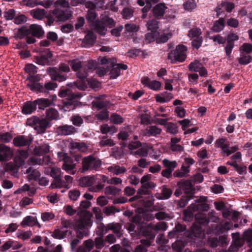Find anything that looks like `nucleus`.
Masks as SVG:
<instances>
[{
  "label": "nucleus",
  "instance_id": "1",
  "mask_svg": "<svg viewBox=\"0 0 252 252\" xmlns=\"http://www.w3.org/2000/svg\"><path fill=\"white\" fill-rule=\"evenodd\" d=\"M95 179L94 176H86L82 178L79 181V185L82 187H88V190L93 192H97L101 190L104 186L98 182L94 185Z\"/></svg>",
  "mask_w": 252,
  "mask_h": 252
},
{
  "label": "nucleus",
  "instance_id": "2",
  "mask_svg": "<svg viewBox=\"0 0 252 252\" xmlns=\"http://www.w3.org/2000/svg\"><path fill=\"white\" fill-rule=\"evenodd\" d=\"M101 164V162L99 159L92 156H89L82 159V170L85 172L88 170H96L100 167Z\"/></svg>",
  "mask_w": 252,
  "mask_h": 252
},
{
  "label": "nucleus",
  "instance_id": "3",
  "mask_svg": "<svg viewBox=\"0 0 252 252\" xmlns=\"http://www.w3.org/2000/svg\"><path fill=\"white\" fill-rule=\"evenodd\" d=\"M92 225V221L90 218V214L85 212V214L81 215L80 218L75 222V229H88Z\"/></svg>",
  "mask_w": 252,
  "mask_h": 252
},
{
  "label": "nucleus",
  "instance_id": "4",
  "mask_svg": "<svg viewBox=\"0 0 252 252\" xmlns=\"http://www.w3.org/2000/svg\"><path fill=\"white\" fill-rule=\"evenodd\" d=\"M40 56L36 57V62L37 64L41 65H50L51 64L50 59L52 57V54L49 49L39 50Z\"/></svg>",
  "mask_w": 252,
  "mask_h": 252
},
{
  "label": "nucleus",
  "instance_id": "5",
  "mask_svg": "<svg viewBox=\"0 0 252 252\" xmlns=\"http://www.w3.org/2000/svg\"><path fill=\"white\" fill-rule=\"evenodd\" d=\"M190 71L198 72L201 76L205 77L207 75V71L203 64L199 61H195L191 63L188 66Z\"/></svg>",
  "mask_w": 252,
  "mask_h": 252
},
{
  "label": "nucleus",
  "instance_id": "6",
  "mask_svg": "<svg viewBox=\"0 0 252 252\" xmlns=\"http://www.w3.org/2000/svg\"><path fill=\"white\" fill-rule=\"evenodd\" d=\"M12 156V150L3 144H0V162L8 160Z\"/></svg>",
  "mask_w": 252,
  "mask_h": 252
},
{
  "label": "nucleus",
  "instance_id": "7",
  "mask_svg": "<svg viewBox=\"0 0 252 252\" xmlns=\"http://www.w3.org/2000/svg\"><path fill=\"white\" fill-rule=\"evenodd\" d=\"M77 131L76 128L72 125H63L58 126L56 132L59 135L67 136L74 134Z\"/></svg>",
  "mask_w": 252,
  "mask_h": 252
},
{
  "label": "nucleus",
  "instance_id": "8",
  "mask_svg": "<svg viewBox=\"0 0 252 252\" xmlns=\"http://www.w3.org/2000/svg\"><path fill=\"white\" fill-rule=\"evenodd\" d=\"M187 48L183 45H179L176 47L174 51V57L175 61L183 62L187 57Z\"/></svg>",
  "mask_w": 252,
  "mask_h": 252
},
{
  "label": "nucleus",
  "instance_id": "9",
  "mask_svg": "<svg viewBox=\"0 0 252 252\" xmlns=\"http://www.w3.org/2000/svg\"><path fill=\"white\" fill-rule=\"evenodd\" d=\"M177 186L187 194L192 195L195 192V189L193 187L190 181L182 180L178 182Z\"/></svg>",
  "mask_w": 252,
  "mask_h": 252
},
{
  "label": "nucleus",
  "instance_id": "10",
  "mask_svg": "<svg viewBox=\"0 0 252 252\" xmlns=\"http://www.w3.org/2000/svg\"><path fill=\"white\" fill-rule=\"evenodd\" d=\"M167 8L164 3L157 4L152 10V15L157 19H160L164 16Z\"/></svg>",
  "mask_w": 252,
  "mask_h": 252
},
{
  "label": "nucleus",
  "instance_id": "11",
  "mask_svg": "<svg viewBox=\"0 0 252 252\" xmlns=\"http://www.w3.org/2000/svg\"><path fill=\"white\" fill-rule=\"evenodd\" d=\"M103 96H97L95 98L97 99L96 101L92 102L93 107L96 108L98 110L100 109H106L111 106V104L109 100H104Z\"/></svg>",
  "mask_w": 252,
  "mask_h": 252
},
{
  "label": "nucleus",
  "instance_id": "12",
  "mask_svg": "<svg viewBox=\"0 0 252 252\" xmlns=\"http://www.w3.org/2000/svg\"><path fill=\"white\" fill-rule=\"evenodd\" d=\"M234 4L232 2L229 1L222 2L218 5L216 9L217 16L219 17L224 10L230 12L234 8Z\"/></svg>",
  "mask_w": 252,
  "mask_h": 252
},
{
  "label": "nucleus",
  "instance_id": "13",
  "mask_svg": "<svg viewBox=\"0 0 252 252\" xmlns=\"http://www.w3.org/2000/svg\"><path fill=\"white\" fill-rule=\"evenodd\" d=\"M47 71L53 80L62 82L66 80V77L64 75L61 74L58 68L49 67Z\"/></svg>",
  "mask_w": 252,
  "mask_h": 252
},
{
  "label": "nucleus",
  "instance_id": "14",
  "mask_svg": "<svg viewBox=\"0 0 252 252\" xmlns=\"http://www.w3.org/2000/svg\"><path fill=\"white\" fill-rule=\"evenodd\" d=\"M141 234L149 239H154L156 236V233L153 229L152 223H149L146 227L141 228Z\"/></svg>",
  "mask_w": 252,
  "mask_h": 252
},
{
  "label": "nucleus",
  "instance_id": "15",
  "mask_svg": "<svg viewBox=\"0 0 252 252\" xmlns=\"http://www.w3.org/2000/svg\"><path fill=\"white\" fill-rule=\"evenodd\" d=\"M161 132V129L156 126H147L143 130V134L146 136H156Z\"/></svg>",
  "mask_w": 252,
  "mask_h": 252
},
{
  "label": "nucleus",
  "instance_id": "16",
  "mask_svg": "<svg viewBox=\"0 0 252 252\" xmlns=\"http://www.w3.org/2000/svg\"><path fill=\"white\" fill-rule=\"evenodd\" d=\"M32 141V137H30L28 139L26 138L24 136L21 135L15 137L13 139V142L15 146L22 147L27 145L29 146Z\"/></svg>",
  "mask_w": 252,
  "mask_h": 252
},
{
  "label": "nucleus",
  "instance_id": "17",
  "mask_svg": "<svg viewBox=\"0 0 252 252\" xmlns=\"http://www.w3.org/2000/svg\"><path fill=\"white\" fill-rule=\"evenodd\" d=\"M111 64L112 65V68L111 69L110 74V78L112 79H115L120 75L121 69L126 70L127 68V65L125 64H113L112 63H111Z\"/></svg>",
  "mask_w": 252,
  "mask_h": 252
},
{
  "label": "nucleus",
  "instance_id": "18",
  "mask_svg": "<svg viewBox=\"0 0 252 252\" xmlns=\"http://www.w3.org/2000/svg\"><path fill=\"white\" fill-rule=\"evenodd\" d=\"M59 95L61 97H66L68 100L80 98L81 95L79 93H73L70 89H64L61 91Z\"/></svg>",
  "mask_w": 252,
  "mask_h": 252
},
{
  "label": "nucleus",
  "instance_id": "19",
  "mask_svg": "<svg viewBox=\"0 0 252 252\" xmlns=\"http://www.w3.org/2000/svg\"><path fill=\"white\" fill-rule=\"evenodd\" d=\"M76 163H74L73 159L69 157L66 159V160L63 162L62 165V169L67 172L71 171V174L74 175L75 174V171L74 169L76 167Z\"/></svg>",
  "mask_w": 252,
  "mask_h": 252
},
{
  "label": "nucleus",
  "instance_id": "20",
  "mask_svg": "<svg viewBox=\"0 0 252 252\" xmlns=\"http://www.w3.org/2000/svg\"><path fill=\"white\" fill-rule=\"evenodd\" d=\"M49 124V121L45 119H39L38 118V122L36 123V125L34 128L39 133H44L46 128L48 127Z\"/></svg>",
  "mask_w": 252,
  "mask_h": 252
},
{
  "label": "nucleus",
  "instance_id": "21",
  "mask_svg": "<svg viewBox=\"0 0 252 252\" xmlns=\"http://www.w3.org/2000/svg\"><path fill=\"white\" fill-rule=\"evenodd\" d=\"M108 229L112 230L116 236L120 238L122 236V225L119 223L111 222L108 224Z\"/></svg>",
  "mask_w": 252,
  "mask_h": 252
},
{
  "label": "nucleus",
  "instance_id": "22",
  "mask_svg": "<svg viewBox=\"0 0 252 252\" xmlns=\"http://www.w3.org/2000/svg\"><path fill=\"white\" fill-rule=\"evenodd\" d=\"M49 151V145L44 144L38 147H35L33 149V154L35 156H40L48 153Z\"/></svg>",
  "mask_w": 252,
  "mask_h": 252
},
{
  "label": "nucleus",
  "instance_id": "23",
  "mask_svg": "<svg viewBox=\"0 0 252 252\" xmlns=\"http://www.w3.org/2000/svg\"><path fill=\"white\" fill-rule=\"evenodd\" d=\"M172 190L168 188H167L165 186L162 187L161 194L157 193L155 194V197L160 200L167 199L171 195Z\"/></svg>",
  "mask_w": 252,
  "mask_h": 252
},
{
  "label": "nucleus",
  "instance_id": "24",
  "mask_svg": "<svg viewBox=\"0 0 252 252\" xmlns=\"http://www.w3.org/2000/svg\"><path fill=\"white\" fill-rule=\"evenodd\" d=\"M26 174H28L27 179L29 181L37 180L40 176V172L36 169L30 167L26 170Z\"/></svg>",
  "mask_w": 252,
  "mask_h": 252
},
{
  "label": "nucleus",
  "instance_id": "25",
  "mask_svg": "<svg viewBox=\"0 0 252 252\" xmlns=\"http://www.w3.org/2000/svg\"><path fill=\"white\" fill-rule=\"evenodd\" d=\"M93 29L98 34L104 35H105L107 29L104 26V24L100 21H95L93 23Z\"/></svg>",
  "mask_w": 252,
  "mask_h": 252
},
{
  "label": "nucleus",
  "instance_id": "26",
  "mask_svg": "<svg viewBox=\"0 0 252 252\" xmlns=\"http://www.w3.org/2000/svg\"><path fill=\"white\" fill-rule=\"evenodd\" d=\"M96 36L92 31H88L84 39V43L88 46H92L95 42Z\"/></svg>",
  "mask_w": 252,
  "mask_h": 252
},
{
  "label": "nucleus",
  "instance_id": "27",
  "mask_svg": "<svg viewBox=\"0 0 252 252\" xmlns=\"http://www.w3.org/2000/svg\"><path fill=\"white\" fill-rule=\"evenodd\" d=\"M29 33L34 36L39 37L43 34L44 32L40 26L34 24L30 26Z\"/></svg>",
  "mask_w": 252,
  "mask_h": 252
},
{
  "label": "nucleus",
  "instance_id": "28",
  "mask_svg": "<svg viewBox=\"0 0 252 252\" xmlns=\"http://www.w3.org/2000/svg\"><path fill=\"white\" fill-rule=\"evenodd\" d=\"M34 101H28L23 106L22 112L25 114H30L36 109Z\"/></svg>",
  "mask_w": 252,
  "mask_h": 252
},
{
  "label": "nucleus",
  "instance_id": "29",
  "mask_svg": "<svg viewBox=\"0 0 252 252\" xmlns=\"http://www.w3.org/2000/svg\"><path fill=\"white\" fill-rule=\"evenodd\" d=\"M37 223H38L36 218L32 216H27L24 219L21 223V225L23 227L26 226H32Z\"/></svg>",
  "mask_w": 252,
  "mask_h": 252
},
{
  "label": "nucleus",
  "instance_id": "30",
  "mask_svg": "<svg viewBox=\"0 0 252 252\" xmlns=\"http://www.w3.org/2000/svg\"><path fill=\"white\" fill-rule=\"evenodd\" d=\"M225 20L223 18H220L215 21L211 30L215 32H218L222 31L224 27Z\"/></svg>",
  "mask_w": 252,
  "mask_h": 252
},
{
  "label": "nucleus",
  "instance_id": "31",
  "mask_svg": "<svg viewBox=\"0 0 252 252\" xmlns=\"http://www.w3.org/2000/svg\"><path fill=\"white\" fill-rule=\"evenodd\" d=\"M34 101L35 106L38 105V108L40 109H44L45 108L49 106L52 101L47 98H39Z\"/></svg>",
  "mask_w": 252,
  "mask_h": 252
},
{
  "label": "nucleus",
  "instance_id": "32",
  "mask_svg": "<svg viewBox=\"0 0 252 252\" xmlns=\"http://www.w3.org/2000/svg\"><path fill=\"white\" fill-rule=\"evenodd\" d=\"M52 13L59 21H65L69 18L65 12L62 10L55 9L53 11Z\"/></svg>",
  "mask_w": 252,
  "mask_h": 252
},
{
  "label": "nucleus",
  "instance_id": "33",
  "mask_svg": "<svg viewBox=\"0 0 252 252\" xmlns=\"http://www.w3.org/2000/svg\"><path fill=\"white\" fill-rule=\"evenodd\" d=\"M70 145L72 149H77L81 152H85L88 150V147L83 142H72L70 143Z\"/></svg>",
  "mask_w": 252,
  "mask_h": 252
},
{
  "label": "nucleus",
  "instance_id": "34",
  "mask_svg": "<svg viewBox=\"0 0 252 252\" xmlns=\"http://www.w3.org/2000/svg\"><path fill=\"white\" fill-rule=\"evenodd\" d=\"M190 209H191L193 211H207L209 210V205L205 203H200L197 205L192 204L189 205Z\"/></svg>",
  "mask_w": 252,
  "mask_h": 252
},
{
  "label": "nucleus",
  "instance_id": "35",
  "mask_svg": "<svg viewBox=\"0 0 252 252\" xmlns=\"http://www.w3.org/2000/svg\"><path fill=\"white\" fill-rule=\"evenodd\" d=\"M152 226L156 234L159 231H165L167 228V225L164 221L158 222L156 224L152 223Z\"/></svg>",
  "mask_w": 252,
  "mask_h": 252
},
{
  "label": "nucleus",
  "instance_id": "36",
  "mask_svg": "<svg viewBox=\"0 0 252 252\" xmlns=\"http://www.w3.org/2000/svg\"><path fill=\"white\" fill-rule=\"evenodd\" d=\"M31 13L32 15L35 19L41 20L45 17V11L43 9H37L32 10Z\"/></svg>",
  "mask_w": 252,
  "mask_h": 252
},
{
  "label": "nucleus",
  "instance_id": "37",
  "mask_svg": "<svg viewBox=\"0 0 252 252\" xmlns=\"http://www.w3.org/2000/svg\"><path fill=\"white\" fill-rule=\"evenodd\" d=\"M192 235L197 238H202L204 236V233L201 227L196 224H194L192 226Z\"/></svg>",
  "mask_w": 252,
  "mask_h": 252
},
{
  "label": "nucleus",
  "instance_id": "38",
  "mask_svg": "<svg viewBox=\"0 0 252 252\" xmlns=\"http://www.w3.org/2000/svg\"><path fill=\"white\" fill-rule=\"evenodd\" d=\"M108 170L115 175H119L126 172V169L123 166L115 165L108 167Z\"/></svg>",
  "mask_w": 252,
  "mask_h": 252
},
{
  "label": "nucleus",
  "instance_id": "39",
  "mask_svg": "<svg viewBox=\"0 0 252 252\" xmlns=\"http://www.w3.org/2000/svg\"><path fill=\"white\" fill-rule=\"evenodd\" d=\"M158 22L157 19H151L147 22V27L149 30L152 32L156 31L158 28Z\"/></svg>",
  "mask_w": 252,
  "mask_h": 252
},
{
  "label": "nucleus",
  "instance_id": "40",
  "mask_svg": "<svg viewBox=\"0 0 252 252\" xmlns=\"http://www.w3.org/2000/svg\"><path fill=\"white\" fill-rule=\"evenodd\" d=\"M101 132L103 134L110 133L113 134L116 132L117 129L115 126H109L107 124L103 125L100 127Z\"/></svg>",
  "mask_w": 252,
  "mask_h": 252
},
{
  "label": "nucleus",
  "instance_id": "41",
  "mask_svg": "<svg viewBox=\"0 0 252 252\" xmlns=\"http://www.w3.org/2000/svg\"><path fill=\"white\" fill-rule=\"evenodd\" d=\"M195 219L199 224H208L210 221L206 215L201 213L196 214Z\"/></svg>",
  "mask_w": 252,
  "mask_h": 252
},
{
  "label": "nucleus",
  "instance_id": "42",
  "mask_svg": "<svg viewBox=\"0 0 252 252\" xmlns=\"http://www.w3.org/2000/svg\"><path fill=\"white\" fill-rule=\"evenodd\" d=\"M27 86L32 91H38L40 92H43L44 91V87L42 86L38 82L29 83L27 84Z\"/></svg>",
  "mask_w": 252,
  "mask_h": 252
},
{
  "label": "nucleus",
  "instance_id": "43",
  "mask_svg": "<svg viewBox=\"0 0 252 252\" xmlns=\"http://www.w3.org/2000/svg\"><path fill=\"white\" fill-rule=\"evenodd\" d=\"M19 167L12 162L7 163L5 165V170L10 171L12 174H16L18 172Z\"/></svg>",
  "mask_w": 252,
  "mask_h": 252
},
{
  "label": "nucleus",
  "instance_id": "44",
  "mask_svg": "<svg viewBox=\"0 0 252 252\" xmlns=\"http://www.w3.org/2000/svg\"><path fill=\"white\" fill-rule=\"evenodd\" d=\"M162 163L166 169H169L172 171L177 165V163L175 161H170L167 159H163Z\"/></svg>",
  "mask_w": 252,
  "mask_h": 252
},
{
  "label": "nucleus",
  "instance_id": "45",
  "mask_svg": "<svg viewBox=\"0 0 252 252\" xmlns=\"http://www.w3.org/2000/svg\"><path fill=\"white\" fill-rule=\"evenodd\" d=\"M121 190L115 186H107L104 189V193L107 195H115Z\"/></svg>",
  "mask_w": 252,
  "mask_h": 252
},
{
  "label": "nucleus",
  "instance_id": "46",
  "mask_svg": "<svg viewBox=\"0 0 252 252\" xmlns=\"http://www.w3.org/2000/svg\"><path fill=\"white\" fill-rule=\"evenodd\" d=\"M68 63L72 70L75 71H77L82 67V63L78 59L69 61Z\"/></svg>",
  "mask_w": 252,
  "mask_h": 252
},
{
  "label": "nucleus",
  "instance_id": "47",
  "mask_svg": "<svg viewBox=\"0 0 252 252\" xmlns=\"http://www.w3.org/2000/svg\"><path fill=\"white\" fill-rule=\"evenodd\" d=\"M54 179V181L51 185V187L52 189L61 188L65 186L64 182L62 180L61 177H58Z\"/></svg>",
  "mask_w": 252,
  "mask_h": 252
},
{
  "label": "nucleus",
  "instance_id": "48",
  "mask_svg": "<svg viewBox=\"0 0 252 252\" xmlns=\"http://www.w3.org/2000/svg\"><path fill=\"white\" fill-rule=\"evenodd\" d=\"M165 127L166 128L167 132L171 134H175L178 131L177 125L173 123H169L167 124Z\"/></svg>",
  "mask_w": 252,
  "mask_h": 252
},
{
  "label": "nucleus",
  "instance_id": "49",
  "mask_svg": "<svg viewBox=\"0 0 252 252\" xmlns=\"http://www.w3.org/2000/svg\"><path fill=\"white\" fill-rule=\"evenodd\" d=\"M46 116L50 120H56L59 117L58 112L53 108H50L46 111Z\"/></svg>",
  "mask_w": 252,
  "mask_h": 252
},
{
  "label": "nucleus",
  "instance_id": "50",
  "mask_svg": "<svg viewBox=\"0 0 252 252\" xmlns=\"http://www.w3.org/2000/svg\"><path fill=\"white\" fill-rule=\"evenodd\" d=\"M67 232V230L62 231L60 229H56L52 234V236L56 239H62L65 237Z\"/></svg>",
  "mask_w": 252,
  "mask_h": 252
},
{
  "label": "nucleus",
  "instance_id": "51",
  "mask_svg": "<svg viewBox=\"0 0 252 252\" xmlns=\"http://www.w3.org/2000/svg\"><path fill=\"white\" fill-rule=\"evenodd\" d=\"M27 163L31 166L42 165L41 158L36 157H31L28 160Z\"/></svg>",
  "mask_w": 252,
  "mask_h": 252
},
{
  "label": "nucleus",
  "instance_id": "52",
  "mask_svg": "<svg viewBox=\"0 0 252 252\" xmlns=\"http://www.w3.org/2000/svg\"><path fill=\"white\" fill-rule=\"evenodd\" d=\"M97 17L95 10H88L86 16V19L90 22H94Z\"/></svg>",
  "mask_w": 252,
  "mask_h": 252
},
{
  "label": "nucleus",
  "instance_id": "53",
  "mask_svg": "<svg viewBox=\"0 0 252 252\" xmlns=\"http://www.w3.org/2000/svg\"><path fill=\"white\" fill-rule=\"evenodd\" d=\"M89 229H76V236L79 240H81L84 237H86L89 234Z\"/></svg>",
  "mask_w": 252,
  "mask_h": 252
},
{
  "label": "nucleus",
  "instance_id": "54",
  "mask_svg": "<svg viewBox=\"0 0 252 252\" xmlns=\"http://www.w3.org/2000/svg\"><path fill=\"white\" fill-rule=\"evenodd\" d=\"M17 237L22 239L23 240H26L29 239L32 236V232L31 231H18L17 233Z\"/></svg>",
  "mask_w": 252,
  "mask_h": 252
},
{
  "label": "nucleus",
  "instance_id": "55",
  "mask_svg": "<svg viewBox=\"0 0 252 252\" xmlns=\"http://www.w3.org/2000/svg\"><path fill=\"white\" fill-rule=\"evenodd\" d=\"M123 17L125 19H130L133 16V9L132 8L126 7L122 11Z\"/></svg>",
  "mask_w": 252,
  "mask_h": 252
},
{
  "label": "nucleus",
  "instance_id": "56",
  "mask_svg": "<svg viewBox=\"0 0 252 252\" xmlns=\"http://www.w3.org/2000/svg\"><path fill=\"white\" fill-rule=\"evenodd\" d=\"M75 108V105L72 101H68L63 103L61 110L63 112L70 111Z\"/></svg>",
  "mask_w": 252,
  "mask_h": 252
},
{
  "label": "nucleus",
  "instance_id": "57",
  "mask_svg": "<svg viewBox=\"0 0 252 252\" xmlns=\"http://www.w3.org/2000/svg\"><path fill=\"white\" fill-rule=\"evenodd\" d=\"M196 212L190 209L189 206L188 207V209L184 211V220H185L189 221H191L193 218V212Z\"/></svg>",
  "mask_w": 252,
  "mask_h": 252
},
{
  "label": "nucleus",
  "instance_id": "58",
  "mask_svg": "<svg viewBox=\"0 0 252 252\" xmlns=\"http://www.w3.org/2000/svg\"><path fill=\"white\" fill-rule=\"evenodd\" d=\"M201 32L200 29L198 28H192L189 32L188 35L190 38H196L200 36Z\"/></svg>",
  "mask_w": 252,
  "mask_h": 252
},
{
  "label": "nucleus",
  "instance_id": "59",
  "mask_svg": "<svg viewBox=\"0 0 252 252\" xmlns=\"http://www.w3.org/2000/svg\"><path fill=\"white\" fill-rule=\"evenodd\" d=\"M54 6L67 8L69 7V3L66 0H57L54 3Z\"/></svg>",
  "mask_w": 252,
  "mask_h": 252
},
{
  "label": "nucleus",
  "instance_id": "60",
  "mask_svg": "<svg viewBox=\"0 0 252 252\" xmlns=\"http://www.w3.org/2000/svg\"><path fill=\"white\" fill-rule=\"evenodd\" d=\"M252 57L250 55H242L238 59V62L241 64L246 65L251 62Z\"/></svg>",
  "mask_w": 252,
  "mask_h": 252
},
{
  "label": "nucleus",
  "instance_id": "61",
  "mask_svg": "<svg viewBox=\"0 0 252 252\" xmlns=\"http://www.w3.org/2000/svg\"><path fill=\"white\" fill-rule=\"evenodd\" d=\"M243 238L247 243L252 242V229H248L244 232Z\"/></svg>",
  "mask_w": 252,
  "mask_h": 252
},
{
  "label": "nucleus",
  "instance_id": "62",
  "mask_svg": "<svg viewBox=\"0 0 252 252\" xmlns=\"http://www.w3.org/2000/svg\"><path fill=\"white\" fill-rule=\"evenodd\" d=\"M108 111L106 109L103 110L96 115L97 119L101 121L108 120Z\"/></svg>",
  "mask_w": 252,
  "mask_h": 252
},
{
  "label": "nucleus",
  "instance_id": "63",
  "mask_svg": "<svg viewBox=\"0 0 252 252\" xmlns=\"http://www.w3.org/2000/svg\"><path fill=\"white\" fill-rule=\"evenodd\" d=\"M99 143L102 146H108L111 147L115 145L114 141L111 139L107 138L104 136L102 138Z\"/></svg>",
  "mask_w": 252,
  "mask_h": 252
},
{
  "label": "nucleus",
  "instance_id": "64",
  "mask_svg": "<svg viewBox=\"0 0 252 252\" xmlns=\"http://www.w3.org/2000/svg\"><path fill=\"white\" fill-rule=\"evenodd\" d=\"M80 195V192L77 189H72L68 192V196L73 201L76 200Z\"/></svg>",
  "mask_w": 252,
  "mask_h": 252
}]
</instances>
